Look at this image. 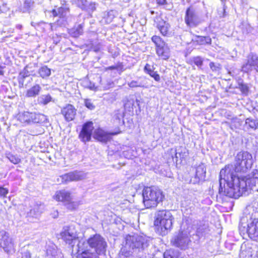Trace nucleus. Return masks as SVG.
<instances>
[{"label": "nucleus", "instance_id": "nucleus-1", "mask_svg": "<svg viewBox=\"0 0 258 258\" xmlns=\"http://www.w3.org/2000/svg\"><path fill=\"white\" fill-rule=\"evenodd\" d=\"M235 164H228L220 170V179L225 183L222 186L220 182L219 193L223 196L237 199L244 194L247 189L245 178L240 177L237 173H245L252 165V157L247 151L238 152L235 158Z\"/></svg>", "mask_w": 258, "mask_h": 258}, {"label": "nucleus", "instance_id": "nucleus-2", "mask_svg": "<svg viewBox=\"0 0 258 258\" xmlns=\"http://www.w3.org/2000/svg\"><path fill=\"white\" fill-rule=\"evenodd\" d=\"M174 217L169 210H157L153 222L154 229L159 235H167L172 229Z\"/></svg>", "mask_w": 258, "mask_h": 258}, {"label": "nucleus", "instance_id": "nucleus-3", "mask_svg": "<svg viewBox=\"0 0 258 258\" xmlns=\"http://www.w3.org/2000/svg\"><path fill=\"white\" fill-rule=\"evenodd\" d=\"M142 195L143 204L147 209L156 208L165 199L162 190L154 185L144 186Z\"/></svg>", "mask_w": 258, "mask_h": 258}, {"label": "nucleus", "instance_id": "nucleus-4", "mask_svg": "<svg viewBox=\"0 0 258 258\" xmlns=\"http://www.w3.org/2000/svg\"><path fill=\"white\" fill-rule=\"evenodd\" d=\"M151 40L155 44L156 53L159 59L168 61L171 56L170 49L168 45L159 36L153 35Z\"/></svg>", "mask_w": 258, "mask_h": 258}, {"label": "nucleus", "instance_id": "nucleus-5", "mask_svg": "<svg viewBox=\"0 0 258 258\" xmlns=\"http://www.w3.org/2000/svg\"><path fill=\"white\" fill-rule=\"evenodd\" d=\"M52 199L58 203L67 206L68 208L73 210L76 208V204L73 201L72 193L64 189L56 190L52 196Z\"/></svg>", "mask_w": 258, "mask_h": 258}, {"label": "nucleus", "instance_id": "nucleus-6", "mask_svg": "<svg viewBox=\"0 0 258 258\" xmlns=\"http://www.w3.org/2000/svg\"><path fill=\"white\" fill-rule=\"evenodd\" d=\"M87 243L90 248L94 249L95 253L100 255L105 251L107 243L104 238L99 234H95L87 239Z\"/></svg>", "mask_w": 258, "mask_h": 258}, {"label": "nucleus", "instance_id": "nucleus-7", "mask_svg": "<svg viewBox=\"0 0 258 258\" xmlns=\"http://www.w3.org/2000/svg\"><path fill=\"white\" fill-rule=\"evenodd\" d=\"M252 70L258 72V55L250 52L246 56L245 63L241 66V71L245 74H249Z\"/></svg>", "mask_w": 258, "mask_h": 258}, {"label": "nucleus", "instance_id": "nucleus-8", "mask_svg": "<svg viewBox=\"0 0 258 258\" xmlns=\"http://www.w3.org/2000/svg\"><path fill=\"white\" fill-rule=\"evenodd\" d=\"M184 22L189 28L197 27L201 22L196 11L192 7H188L185 11Z\"/></svg>", "mask_w": 258, "mask_h": 258}, {"label": "nucleus", "instance_id": "nucleus-9", "mask_svg": "<svg viewBox=\"0 0 258 258\" xmlns=\"http://www.w3.org/2000/svg\"><path fill=\"white\" fill-rule=\"evenodd\" d=\"M121 133V131L119 128H118L116 132L108 133L105 132L101 127H97L94 130L93 133V137L95 139L99 142L107 143L108 141H109L112 139V137L113 136L118 135Z\"/></svg>", "mask_w": 258, "mask_h": 258}, {"label": "nucleus", "instance_id": "nucleus-10", "mask_svg": "<svg viewBox=\"0 0 258 258\" xmlns=\"http://www.w3.org/2000/svg\"><path fill=\"white\" fill-rule=\"evenodd\" d=\"M60 238L67 244L74 246L75 242L78 240V236L76 232L71 230L70 226H65L59 233Z\"/></svg>", "mask_w": 258, "mask_h": 258}, {"label": "nucleus", "instance_id": "nucleus-11", "mask_svg": "<svg viewBox=\"0 0 258 258\" xmlns=\"http://www.w3.org/2000/svg\"><path fill=\"white\" fill-rule=\"evenodd\" d=\"M94 127L93 122L88 121L85 122L82 126L81 130L79 134V138L83 142H89L92 138Z\"/></svg>", "mask_w": 258, "mask_h": 258}, {"label": "nucleus", "instance_id": "nucleus-12", "mask_svg": "<svg viewBox=\"0 0 258 258\" xmlns=\"http://www.w3.org/2000/svg\"><path fill=\"white\" fill-rule=\"evenodd\" d=\"M77 110L73 104L68 103L62 106L60 114L67 122L73 121L77 116Z\"/></svg>", "mask_w": 258, "mask_h": 258}, {"label": "nucleus", "instance_id": "nucleus-13", "mask_svg": "<svg viewBox=\"0 0 258 258\" xmlns=\"http://www.w3.org/2000/svg\"><path fill=\"white\" fill-rule=\"evenodd\" d=\"M189 241L188 237L181 231L174 237L171 242L173 245L182 249L187 246Z\"/></svg>", "mask_w": 258, "mask_h": 258}, {"label": "nucleus", "instance_id": "nucleus-14", "mask_svg": "<svg viewBox=\"0 0 258 258\" xmlns=\"http://www.w3.org/2000/svg\"><path fill=\"white\" fill-rule=\"evenodd\" d=\"M51 13L54 18L58 17L60 20L67 21L68 17L70 13V9L68 7H59L55 6L51 10Z\"/></svg>", "mask_w": 258, "mask_h": 258}, {"label": "nucleus", "instance_id": "nucleus-15", "mask_svg": "<svg viewBox=\"0 0 258 258\" xmlns=\"http://www.w3.org/2000/svg\"><path fill=\"white\" fill-rule=\"evenodd\" d=\"M63 183H67L72 181H77L83 178L82 174L77 170L65 173L60 176Z\"/></svg>", "mask_w": 258, "mask_h": 258}, {"label": "nucleus", "instance_id": "nucleus-16", "mask_svg": "<svg viewBox=\"0 0 258 258\" xmlns=\"http://www.w3.org/2000/svg\"><path fill=\"white\" fill-rule=\"evenodd\" d=\"M156 27L163 36H167L170 34V25L160 17L156 18Z\"/></svg>", "mask_w": 258, "mask_h": 258}, {"label": "nucleus", "instance_id": "nucleus-17", "mask_svg": "<svg viewBox=\"0 0 258 258\" xmlns=\"http://www.w3.org/2000/svg\"><path fill=\"white\" fill-rule=\"evenodd\" d=\"M246 231L250 238L258 240V221H253L248 224Z\"/></svg>", "mask_w": 258, "mask_h": 258}, {"label": "nucleus", "instance_id": "nucleus-18", "mask_svg": "<svg viewBox=\"0 0 258 258\" xmlns=\"http://www.w3.org/2000/svg\"><path fill=\"white\" fill-rule=\"evenodd\" d=\"M206 175V167L203 163H201L196 167L195 175V182L199 183L204 180Z\"/></svg>", "mask_w": 258, "mask_h": 258}, {"label": "nucleus", "instance_id": "nucleus-19", "mask_svg": "<svg viewBox=\"0 0 258 258\" xmlns=\"http://www.w3.org/2000/svg\"><path fill=\"white\" fill-rule=\"evenodd\" d=\"M155 68H152L151 66L149 63H146L144 68V72L152 78L155 81L160 82L161 78L160 75L157 71H154Z\"/></svg>", "mask_w": 258, "mask_h": 258}, {"label": "nucleus", "instance_id": "nucleus-20", "mask_svg": "<svg viewBox=\"0 0 258 258\" xmlns=\"http://www.w3.org/2000/svg\"><path fill=\"white\" fill-rule=\"evenodd\" d=\"M194 43L198 45H211L212 44V39L209 36H196Z\"/></svg>", "mask_w": 258, "mask_h": 258}, {"label": "nucleus", "instance_id": "nucleus-21", "mask_svg": "<svg viewBox=\"0 0 258 258\" xmlns=\"http://www.w3.org/2000/svg\"><path fill=\"white\" fill-rule=\"evenodd\" d=\"M41 89L40 86L36 84L26 91V96L28 98L35 97L39 95Z\"/></svg>", "mask_w": 258, "mask_h": 258}, {"label": "nucleus", "instance_id": "nucleus-22", "mask_svg": "<svg viewBox=\"0 0 258 258\" xmlns=\"http://www.w3.org/2000/svg\"><path fill=\"white\" fill-rule=\"evenodd\" d=\"M34 112H24L20 115V119L23 123H31L33 122Z\"/></svg>", "mask_w": 258, "mask_h": 258}, {"label": "nucleus", "instance_id": "nucleus-23", "mask_svg": "<svg viewBox=\"0 0 258 258\" xmlns=\"http://www.w3.org/2000/svg\"><path fill=\"white\" fill-rule=\"evenodd\" d=\"M163 258H182L178 251L173 249L166 250L163 253Z\"/></svg>", "mask_w": 258, "mask_h": 258}, {"label": "nucleus", "instance_id": "nucleus-24", "mask_svg": "<svg viewBox=\"0 0 258 258\" xmlns=\"http://www.w3.org/2000/svg\"><path fill=\"white\" fill-rule=\"evenodd\" d=\"M38 73L42 78H44L50 75L51 70L47 66H43L40 68Z\"/></svg>", "mask_w": 258, "mask_h": 258}, {"label": "nucleus", "instance_id": "nucleus-25", "mask_svg": "<svg viewBox=\"0 0 258 258\" xmlns=\"http://www.w3.org/2000/svg\"><path fill=\"white\" fill-rule=\"evenodd\" d=\"M94 253L90 249H85L78 254V258H93Z\"/></svg>", "mask_w": 258, "mask_h": 258}, {"label": "nucleus", "instance_id": "nucleus-26", "mask_svg": "<svg viewBox=\"0 0 258 258\" xmlns=\"http://www.w3.org/2000/svg\"><path fill=\"white\" fill-rule=\"evenodd\" d=\"M2 244L3 248L7 251H10L14 246L12 239L8 238L3 240Z\"/></svg>", "mask_w": 258, "mask_h": 258}, {"label": "nucleus", "instance_id": "nucleus-27", "mask_svg": "<svg viewBox=\"0 0 258 258\" xmlns=\"http://www.w3.org/2000/svg\"><path fill=\"white\" fill-rule=\"evenodd\" d=\"M189 63L194 64L198 67L201 68L203 64V59L200 56H195L189 61Z\"/></svg>", "mask_w": 258, "mask_h": 258}, {"label": "nucleus", "instance_id": "nucleus-28", "mask_svg": "<svg viewBox=\"0 0 258 258\" xmlns=\"http://www.w3.org/2000/svg\"><path fill=\"white\" fill-rule=\"evenodd\" d=\"M245 124L250 128L256 130L258 128V122L252 118H247L245 120Z\"/></svg>", "mask_w": 258, "mask_h": 258}, {"label": "nucleus", "instance_id": "nucleus-29", "mask_svg": "<svg viewBox=\"0 0 258 258\" xmlns=\"http://www.w3.org/2000/svg\"><path fill=\"white\" fill-rule=\"evenodd\" d=\"M45 116L44 114L34 112L33 123H42L45 121Z\"/></svg>", "mask_w": 258, "mask_h": 258}, {"label": "nucleus", "instance_id": "nucleus-30", "mask_svg": "<svg viewBox=\"0 0 258 258\" xmlns=\"http://www.w3.org/2000/svg\"><path fill=\"white\" fill-rule=\"evenodd\" d=\"M238 88L243 95H247L249 92V88L246 84L240 83L238 84Z\"/></svg>", "mask_w": 258, "mask_h": 258}, {"label": "nucleus", "instance_id": "nucleus-31", "mask_svg": "<svg viewBox=\"0 0 258 258\" xmlns=\"http://www.w3.org/2000/svg\"><path fill=\"white\" fill-rule=\"evenodd\" d=\"M83 33V26L79 25L78 27L72 30V35L74 37H78Z\"/></svg>", "mask_w": 258, "mask_h": 258}, {"label": "nucleus", "instance_id": "nucleus-32", "mask_svg": "<svg viewBox=\"0 0 258 258\" xmlns=\"http://www.w3.org/2000/svg\"><path fill=\"white\" fill-rule=\"evenodd\" d=\"M8 158L11 162L14 164H17L21 162V159L17 155H14L12 154H9L8 156Z\"/></svg>", "mask_w": 258, "mask_h": 258}, {"label": "nucleus", "instance_id": "nucleus-33", "mask_svg": "<svg viewBox=\"0 0 258 258\" xmlns=\"http://www.w3.org/2000/svg\"><path fill=\"white\" fill-rule=\"evenodd\" d=\"M52 100V98L49 94L43 96L40 103L43 105H46L49 103Z\"/></svg>", "mask_w": 258, "mask_h": 258}, {"label": "nucleus", "instance_id": "nucleus-34", "mask_svg": "<svg viewBox=\"0 0 258 258\" xmlns=\"http://www.w3.org/2000/svg\"><path fill=\"white\" fill-rule=\"evenodd\" d=\"M9 193V189L3 186H0V198H5Z\"/></svg>", "mask_w": 258, "mask_h": 258}, {"label": "nucleus", "instance_id": "nucleus-35", "mask_svg": "<svg viewBox=\"0 0 258 258\" xmlns=\"http://www.w3.org/2000/svg\"><path fill=\"white\" fill-rule=\"evenodd\" d=\"M123 68V65L122 63H118L117 65L115 66H111L108 67L105 69V70H121Z\"/></svg>", "mask_w": 258, "mask_h": 258}, {"label": "nucleus", "instance_id": "nucleus-36", "mask_svg": "<svg viewBox=\"0 0 258 258\" xmlns=\"http://www.w3.org/2000/svg\"><path fill=\"white\" fill-rule=\"evenodd\" d=\"M85 106L90 110L95 108V106L93 105L91 101L89 99H86L84 101Z\"/></svg>", "mask_w": 258, "mask_h": 258}, {"label": "nucleus", "instance_id": "nucleus-37", "mask_svg": "<svg viewBox=\"0 0 258 258\" xmlns=\"http://www.w3.org/2000/svg\"><path fill=\"white\" fill-rule=\"evenodd\" d=\"M209 66L213 72L218 71L221 69V65L220 64L216 65L214 62H211L209 63Z\"/></svg>", "mask_w": 258, "mask_h": 258}, {"label": "nucleus", "instance_id": "nucleus-38", "mask_svg": "<svg viewBox=\"0 0 258 258\" xmlns=\"http://www.w3.org/2000/svg\"><path fill=\"white\" fill-rule=\"evenodd\" d=\"M29 76V73L27 70H23L20 73V77L23 81H24V79Z\"/></svg>", "mask_w": 258, "mask_h": 258}, {"label": "nucleus", "instance_id": "nucleus-39", "mask_svg": "<svg viewBox=\"0 0 258 258\" xmlns=\"http://www.w3.org/2000/svg\"><path fill=\"white\" fill-rule=\"evenodd\" d=\"M9 10V8L7 7L6 4H3L2 6H0V14L5 13Z\"/></svg>", "mask_w": 258, "mask_h": 258}, {"label": "nucleus", "instance_id": "nucleus-40", "mask_svg": "<svg viewBox=\"0 0 258 258\" xmlns=\"http://www.w3.org/2000/svg\"><path fill=\"white\" fill-rule=\"evenodd\" d=\"M158 6H163L167 5V0H155Z\"/></svg>", "mask_w": 258, "mask_h": 258}, {"label": "nucleus", "instance_id": "nucleus-41", "mask_svg": "<svg viewBox=\"0 0 258 258\" xmlns=\"http://www.w3.org/2000/svg\"><path fill=\"white\" fill-rule=\"evenodd\" d=\"M116 111V112L115 113V114L114 115L116 119H119L120 117H121V118L124 117V113L121 112L119 110H117Z\"/></svg>", "mask_w": 258, "mask_h": 258}, {"label": "nucleus", "instance_id": "nucleus-42", "mask_svg": "<svg viewBox=\"0 0 258 258\" xmlns=\"http://www.w3.org/2000/svg\"><path fill=\"white\" fill-rule=\"evenodd\" d=\"M137 82L136 81H132L130 84V87H138V85H137L136 84H137Z\"/></svg>", "mask_w": 258, "mask_h": 258}, {"label": "nucleus", "instance_id": "nucleus-43", "mask_svg": "<svg viewBox=\"0 0 258 258\" xmlns=\"http://www.w3.org/2000/svg\"><path fill=\"white\" fill-rule=\"evenodd\" d=\"M221 2H226L227 0H220Z\"/></svg>", "mask_w": 258, "mask_h": 258}, {"label": "nucleus", "instance_id": "nucleus-44", "mask_svg": "<svg viewBox=\"0 0 258 258\" xmlns=\"http://www.w3.org/2000/svg\"><path fill=\"white\" fill-rule=\"evenodd\" d=\"M28 257H29V258H30V254H29Z\"/></svg>", "mask_w": 258, "mask_h": 258}]
</instances>
